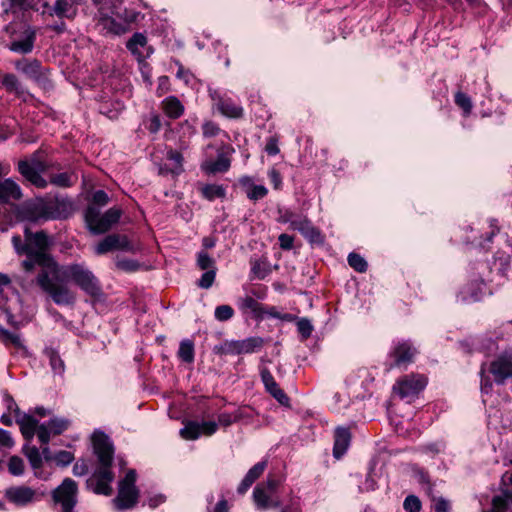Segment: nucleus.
<instances>
[{"label": "nucleus", "instance_id": "1", "mask_svg": "<svg viewBox=\"0 0 512 512\" xmlns=\"http://www.w3.org/2000/svg\"><path fill=\"white\" fill-rule=\"evenodd\" d=\"M12 244L18 255L26 256L21 263L26 272L34 271L36 266L41 268L36 283L55 304L71 305L75 302L74 293L64 283L59 265L49 252L52 241L44 230L32 232L25 228L24 242L19 235H15Z\"/></svg>", "mask_w": 512, "mask_h": 512}, {"label": "nucleus", "instance_id": "2", "mask_svg": "<svg viewBox=\"0 0 512 512\" xmlns=\"http://www.w3.org/2000/svg\"><path fill=\"white\" fill-rule=\"evenodd\" d=\"M92 443L99 467L87 480V486L96 494L108 496L112 493L110 483L114 479V474L111 471L114 455L113 445L103 432H95L92 436Z\"/></svg>", "mask_w": 512, "mask_h": 512}, {"label": "nucleus", "instance_id": "3", "mask_svg": "<svg viewBox=\"0 0 512 512\" xmlns=\"http://www.w3.org/2000/svg\"><path fill=\"white\" fill-rule=\"evenodd\" d=\"M72 203L67 198L37 199L22 204L17 210L21 221L39 223L55 219H67L71 215Z\"/></svg>", "mask_w": 512, "mask_h": 512}, {"label": "nucleus", "instance_id": "4", "mask_svg": "<svg viewBox=\"0 0 512 512\" xmlns=\"http://www.w3.org/2000/svg\"><path fill=\"white\" fill-rule=\"evenodd\" d=\"M121 214L122 211L116 207H112L101 214L98 207L89 205L84 216L85 222L92 233L103 234L119 221Z\"/></svg>", "mask_w": 512, "mask_h": 512}, {"label": "nucleus", "instance_id": "5", "mask_svg": "<svg viewBox=\"0 0 512 512\" xmlns=\"http://www.w3.org/2000/svg\"><path fill=\"white\" fill-rule=\"evenodd\" d=\"M66 273L71 278V280L86 294L94 298H99L102 295V289L98 279L89 269L85 268L83 265H69L66 268Z\"/></svg>", "mask_w": 512, "mask_h": 512}, {"label": "nucleus", "instance_id": "6", "mask_svg": "<svg viewBox=\"0 0 512 512\" xmlns=\"http://www.w3.org/2000/svg\"><path fill=\"white\" fill-rule=\"evenodd\" d=\"M263 345V338L254 336L243 340L225 341L222 344L215 346L214 351L219 355L248 354L260 350Z\"/></svg>", "mask_w": 512, "mask_h": 512}, {"label": "nucleus", "instance_id": "7", "mask_svg": "<svg viewBox=\"0 0 512 512\" xmlns=\"http://www.w3.org/2000/svg\"><path fill=\"white\" fill-rule=\"evenodd\" d=\"M77 483L71 478H65L52 494L55 503L60 504L63 512H73L76 504Z\"/></svg>", "mask_w": 512, "mask_h": 512}, {"label": "nucleus", "instance_id": "8", "mask_svg": "<svg viewBox=\"0 0 512 512\" xmlns=\"http://www.w3.org/2000/svg\"><path fill=\"white\" fill-rule=\"evenodd\" d=\"M426 385L425 377L421 375H406L400 378L393 386V391L401 399H412L416 397Z\"/></svg>", "mask_w": 512, "mask_h": 512}, {"label": "nucleus", "instance_id": "9", "mask_svg": "<svg viewBox=\"0 0 512 512\" xmlns=\"http://www.w3.org/2000/svg\"><path fill=\"white\" fill-rule=\"evenodd\" d=\"M4 496L10 503L18 507L27 506L39 498L36 490L25 485L11 486L7 488Z\"/></svg>", "mask_w": 512, "mask_h": 512}, {"label": "nucleus", "instance_id": "10", "mask_svg": "<svg viewBox=\"0 0 512 512\" xmlns=\"http://www.w3.org/2000/svg\"><path fill=\"white\" fill-rule=\"evenodd\" d=\"M209 95L213 101V106L222 115L235 119L243 116V108L237 105L231 98L221 95L217 90H210Z\"/></svg>", "mask_w": 512, "mask_h": 512}, {"label": "nucleus", "instance_id": "11", "mask_svg": "<svg viewBox=\"0 0 512 512\" xmlns=\"http://www.w3.org/2000/svg\"><path fill=\"white\" fill-rule=\"evenodd\" d=\"M217 423L214 421H207L199 423L197 421H187L184 427L180 430V435L186 440H196L200 435L210 436L217 430Z\"/></svg>", "mask_w": 512, "mask_h": 512}, {"label": "nucleus", "instance_id": "12", "mask_svg": "<svg viewBox=\"0 0 512 512\" xmlns=\"http://www.w3.org/2000/svg\"><path fill=\"white\" fill-rule=\"evenodd\" d=\"M490 373L497 384H504L507 378L512 377V353H503L491 362Z\"/></svg>", "mask_w": 512, "mask_h": 512}, {"label": "nucleus", "instance_id": "13", "mask_svg": "<svg viewBox=\"0 0 512 512\" xmlns=\"http://www.w3.org/2000/svg\"><path fill=\"white\" fill-rule=\"evenodd\" d=\"M416 354V349L408 342L398 343L390 352V356L394 359L389 368L401 367L410 364Z\"/></svg>", "mask_w": 512, "mask_h": 512}, {"label": "nucleus", "instance_id": "14", "mask_svg": "<svg viewBox=\"0 0 512 512\" xmlns=\"http://www.w3.org/2000/svg\"><path fill=\"white\" fill-rule=\"evenodd\" d=\"M261 380L265 386L266 391L274 397L281 405H289V397L287 394L279 387L277 382L275 381L273 375L267 368H261L260 370Z\"/></svg>", "mask_w": 512, "mask_h": 512}, {"label": "nucleus", "instance_id": "15", "mask_svg": "<svg viewBox=\"0 0 512 512\" xmlns=\"http://www.w3.org/2000/svg\"><path fill=\"white\" fill-rule=\"evenodd\" d=\"M17 69L24 73L27 77L35 80L38 84L43 87H47L50 83L47 72L49 70L44 69L40 62L37 60L25 62L22 65L18 64Z\"/></svg>", "mask_w": 512, "mask_h": 512}, {"label": "nucleus", "instance_id": "16", "mask_svg": "<svg viewBox=\"0 0 512 512\" xmlns=\"http://www.w3.org/2000/svg\"><path fill=\"white\" fill-rule=\"evenodd\" d=\"M130 243L126 236L119 234H110L106 236L96 246V253L98 255L105 254L113 250H128Z\"/></svg>", "mask_w": 512, "mask_h": 512}, {"label": "nucleus", "instance_id": "17", "mask_svg": "<svg viewBox=\"0 0 512 512\" xmlns=\"http://www.w3.org/2000/svg\"><path fill=\"white\" fill-rule=\"evenodd\" d=\"M36 39V30L26 26L20 39H15L10 43L9 49L13 52L28 54L33 50Z\"/></svg>", "mask_w": 512, "mask_h": 512}, {"label": "nucleus", "instance_id": "18", "mask_svg": "<svg viewBox=\"0 0 512 512\" xmlns=\"http://www.w3.org/2000/svg\"><path fill=\"white\" fill-rule=\"evenodd\" d=\"M138 499L139 490L137 488L119 486L118 494L113 503L118 510L131 509L136 506Z\"/></svg>", "mask_w": 512, "mask_h": 512}, {"label": "nucleus", "instance_id": "19", "mask_svg": "<svg viewBox=\"0 0 512 512\" xmlns=\"http://www.w3.org/2000/svg\"><path fill=\"white\" fill-rule=\"evenodd\" d=\"M22 196L21 188L14 180L7 178L0 181V204L18 201Z\"/></svg>", "mask_w": 512, "mask_h": 512}, {"label": "nucleus", "instance_id": "20", "mask_svg": "<svg viewBox=\"0 0 512 512\" xmlns=\"http://www.w3.org/2000/svg\"><path fill=\"white\" fill-rule=\"evenodd\" d=\"M351 440L349 429L338 427L334 435L333 456L336 459L341 458L347 451Z\"/></svg>", "mask_w": 512, "mask_h": 512}, {"label": "nucleus", "instance_id": "21", "mask_svg": "<svg viewBox=\"0 0 512 512\" xmlns=\"http://www.w3.org/2000/svg\"><path fill=\"white\" fill-rule=\"evenodd\" d=\"M16 423L20 426V431L23 437L27 441H31L36 433V429L38 430V420L33 416L24 413L21 417L16 419Z\"/></svg>", "mask_w": 512, "mask_h": 512}, {"label": "nucleus", "instance_id": "22", "mask_svg": "<svg viewBox=\"0 0 512 512\" xmlns=\"http://www.w3.org/2000/svg\"><path fill=\"white\" fill-rule=\"evenodd\" d=\"M272 493L265 490L264 485H257L253 491V499L259 509L278 507L280 503L271 499Z\"/></svg>", "mask_w": 512, "mask_h": 512}, {"label": "nucleus", "instance_id": "23", "mask_svg": "<svg viewBox=\"0 0 512 512\" xmlns=\"http://www.w3.org/2000/svg\"><path fill=\"white\" fill-rule=\"evenodd\" d=\"M80 2L81 0H57L53 7V12L60 18L74 17Z\"/></svg>", "mask_w": 512, "mask_h": 512}, {"label": "nucleus", "instance_id": "24", "mask_svg": "<svg viewBox=\"0 0 512 512\" xmlns=\"http://www.w3.org/2000/svg\"><path fill=\"white\" fill-rule=\"evenodd\" d=\"M147 45V38L142 33H135L127 42V49L134 55L139 61L145 59V55L141 52L140 48H145Z\"/></svg>", "mask_w": 512, "mask_h": 512}, {"label": "nucleus", "instance_id": "25", "mask_svg": "<svg viewBox=\"0 0 512 512\" xmlns=\"http://www.w3.org/2000/svg\"><path fill=\"white\" fill-rule=\"evenodd\" d=\"M230 168V160L223 154H218L215 161L205 162L202 165V170L208 174H216L219 172H226Z\"/></svg>", "mask_w": 512, "mask_h": 512}, {"label": "nucleus", "instance_id": "26", "mask_svg": "<svg viewBox=\"0 0 512 512\" xmlns=\"http://www.w3.org/2000/svg\"><path fill=\"white\" fill-rule=\"evenodd\" d=\"M240 183L243 186H249L246 194L247 197L252 201L263 199L268 194V190L265 186L254 185L250 177H242L240 179Z\"/></svg>", "mask_w": 512, "mask_h": 512}, {"label": "nucleus", "instance_id": "27", "mask_svg": "<svg viewBox=\"0 0 512 512\" xmlns=\"http://www.w3.org/2000/svg\"><path fill=\"white\" fill-rule=\"evenodd\" d=\"M238 305L243 312L250 311L256 318H263L264 316V307L251 296L240 298Z\"/></svg>", "mask_w": 512, "mask_h": 512}, {"label": "nucleus", "instance_id": "28", "mask_svg": "<svg viewBox=\"0 0 512 512\" xmlns=\"http://www.w3.org/2000/svg\"><path fill=\"white\" fill-rule=\"evenodd\" d=\"M162 106L165 114L172 119L179 118L184 112L182 103L174 96L166 98L162 102Z\"/></svg>", "mask_w": 512, "mask_h": 512}, {"label": "nucleus", "instance_id": "29", "mask_svg": "<svg viewBox=\"0 0 512 512\" xmlns=\"http://www.w3.org/2000/svg\"><path fill=\"white\" fill-rule=\"evenodd\" d=\"M167 159L173 162V166L170 168H160L161 174L171 173L179 175L183 172V156L180 152L170 149L167 152Z\"/></svg>", "mask_w": 512, "mask_h": 512}, {"label": "nucleus", "instance_id": "30", "mask_svg": "<svg viewBox=\"0 0 512 512\" xmlns=\"http://www.w3.org/2000/svg\"><path fill=\"white\" fill-rule=\"evenodd\" d=\"M44 354L49 359V364L53 372L58 375H63L65 364L58 351L53 348H46Z\"/></svg>", "mask_w": 512, "mask_h": 512}, {"label": "nucleus", "instance_id": "31", "mask_svg": "<svg viewBox=\"0 0 512 512\" xmlns=\"http://www.w3.org/2000/svg\"><path fill=\"white\" fill-rule=\"evenodd\" d=\"M178 356L183 362L192 363L194 361V343L189 339L182 340Z\"/></svg>", "mask_w": 512, "mask_h": 512}, {"label": "nucleus", "instance_id": "32", "mask_svg": "<svg viewBox=\"0 0 512 512\" xmlns=\"http://www.w3.org/2000/svg\"><path fill=\"white\" fill-rule=\"evenodd\" d=\"M1 84L8 92H13L17 95L23 93L22 86L14 74L8 73L3 75L1 78Z\"/></svg>", "mask_w": 512, "mask_h": 512}, {"label": "nucleus", "instance_id": "33", "mask_svg": "<svg viewBox=\"0 0 512 512\" xmlns=\"http://www.w3.org/2000/svg\"><path fill=\"white\" fill-rule=\"evenodd\" d=\"M99 24L103 27V29L112 34L120 35L126 32L124 25L117 23L113 18L108 16L102 17L99 20Z\"/></svg>", "mask_w": 512, "mask_h": 512}, {"label": "nucleus", "instance_id": "34", "mask_svg": "<svg viewBox=\"0 0 512 512\" xmlns=\"http://www.w3.org/2000/svg\"><path fill=\"white\" fill-rule=\"evenodd\" d=\"M203 197L207 200L212 201L216 198L225 197V189L221 185L208 184L201 189Z\"/></svg>", "mask_w": 512, "mask_h": 512}, {"label": "nucleus", "instance_id": "35", "mask_svg": "<svg viewBox=\"0 0 512 512\" xmlns=\"http://www.w3.org/2000/svg\"><path fill=\"white\" fill-rule=\"evenodd\" d=\"M23 453L28 458L33 468L37 469L42 466L41 454L37 447L25 445L23 447Z\"/></svg>", "mask_w": 512, "mask_h": 512}, {"label": "nucleus", "instance_id": "36", "mask_svg": "<svg viewBox=\"0 0 512 512\" xmlns=\"http://www.w3.org/2000/svg\"><path fill=\"white\" fill-rule=\"evenodd\" d=\"M0 341L4 344H11L19 349H24V345L21 342L19 335L9 332L7 329L0 326Z\"/></svg>", "mask_w": 512, "mask_h": 512}, {"label": "nucleus", "instance_id": "37", "mask_svg": "<svg viewBox=\"0 0 512 512\" xmlns=\"http://www.w3.org/2000/svg\"><path fill=\"white\" fill-rule=\"evenodd\" d=\"M348 264L350 267H352L355 271L359 273H364L367 270V262L366 260L357 253H350L348 255Z\"/></svg>", "mask_w": 512, "mask_h": 512}, {"label": "nucleus", "instance_id": "38", "mask_svg": "<svg viewBox=\"0 0 512 512\" xmlns=\"http://www.w3.org/2000/svg\"><path fill=\"white\" fill-rule=\"evenodd\" d=\"M50 183L62 188L71 187L73 185L72 175L67 172L53 174L50 176Z\"/></svg>", "mask_w": 512, "mask_h": 512}, {"label": "nucleus", "instance_id": "39", "mask_svg": "<svg viewBox=\"0 0 512 512\" xmlns=\"http://www.w3.org/2000/svg\"><path fill=\"white\" fill-rule=\"evenodd\" d=\"M18 171L27 181L33 179L37 173H40L28 160H20L18 162Z\"/></svg>", "mask_w": 512, "mask_h": 512}, {"label": "nucleus", "instance_id": "40", "mask_svg": "<svg viewBox=\"0 0 512 512\" xmlns=\"http://www.w3.org/2000/svg\"><path fill=\"white\" fill-rule=\"evenodd\" d=\"M214 316L218 321H228L234 316V309L230 305H219L215 308Z\"/></svg>", "mask_w": 512, "mask_h": 512}, {"label": "nucleus", "instance_id": "41", "mask_svg": "<svg viewBox=\"0 0 512 512\" xmlns=\"http://www.w3.org/2000/svg\"><path fill=\"white\" fill-rule=\"evenodd\" d=\"M267 467V461H261L255 464L245 475L247 482L254 483L264 472Z\"/></svg>", "mask_w": 512, "mask_h": 512}, {"label": "nucleus", "instance_id": "42", "mask_svg": "<svg viewBox=\"0 0 512 512\" xmlns=\"http://www.w3.org/2000/svg\"><path fill=\"white\" fill-rule=\"evenodd\" d=\"M69 422L64 419L54 418L47 423V427L54 435H59L68 428Z\"/></svg>", "mask_w": 512, "mask_h": 512}, {"label": "nucleus", "instance_id": "43", "mask_svg": "<svg viewBox=\"0 0 512 512\" xmlns=\"http://www.w3.org/2000/svg\"><path fill=\"white\" fill-rule=\"evenodd\" d=\"M8 470L12 475L19 476L24 472V462L18 456H12L9 459Z\"/></svg>", "mask_w": 512, "mask_h": 512}, {"label": "nucleus", "instance_id": "44", "mask_svg": "<svg viewBox=\"0 0 512 512\" xmlns=\"http://www.w3.org/2000/svg\"><path fill=\"white\" fill-rule=\"evenodd\" d=\"M455 103L463 109L466 115L470 114L472 110V102L468 95L462 92H457L455 94Z\"/></svg>", "mask_w": 512, "mask_h": 512}, {"label": "nucleus", "instance_id": "45", "mask_svg": "<svg viewBox=\"0 0 512 512\" xmlns=\"http://www.w3.org/2000/svg\"><path fill=\"white\" fill-rule=\"evenodd\" d=\"M197 264L202 270L215 269V261L204 251L198 253Z\"/></svg>", "mask_w": 512, "mask_h": 512}, {"label": "nucleus", "instance_id": "46", "mask_svg": "<svg viewBox=\"0 0 512 512\" xmlns=\"http://www.w3.org/2000/svg\"><path fill=\"white\" fill-rule=\"evenodd\" d=\"M403 507L407 512H420L421 501L415 495H409L405 498Z\"/></svg>", "mask_w": 512, "mask_h": 512}, {"label": "nucleus", "instance_id": "47", "mask_svg": "<svg viewBox=\"0 0 512 512\" xmlns=\"http://www.w3.org/2000/svg\"><path fill=\"white\" fill-rule=\"evenodd\" d=\"M297 329L298 332L303 336V338L307 339L312 334L313 326L307 318H301L297 322Z\"/></svg>", "mask_w": 512, "mask_h": 512}, {"label": "nucleus", "instance_id": "48", "mask_svg": "<svg viewBox=\"0 0 512 512\" xmlns=\"http://www.w3.org/2000/svg\"><path fill=\"white\" fill-rule=\"evenodd\" d=\"M216 276V269H210L202 274L198 285L203 289H208L212 286Z\"/></svg>", "mask_w": 512, "mask_h": 512}, {"label": "nucleus", "instance_id": "49", "mask_svg": "<svg viewBox=\"0 0 512 512\" xmlns=\"http://www.w3.org/2000/svg\"><path fill=\"white\" fill-rule=\"evenodd\" d=\"M310 225L311 222L308 220L306 216L297 214L291 228L294 230H298L302 234L305 233V231L308 229Z\"/></svg>", "mask_w": 512, "mask_h": 512}, {"label": "nucleus", "instance_id": "50", "mask_svg": "<svg viewBox=\"0 0 512 512\" xmlns=\"http://www.w3.org/2000/svg\"><path fill=\"white\" fill-rule=\"evenodd\" d=\"M54 460L58 465L67 466L74 460V456L71 452L62 450L56 453Z\"/></svg>", "mask_w": 512, "mask_h": 512}, {"label": "nucleus", "instance_id": "51", "mask_svg": "<svg viewBox=\"0 0 512 512\" xmlns=\"http://www.w3.org/2000/svg\"><path fill=\"white\" fill-rule=\"evenodd\" d=\"M108 202L109 197L107 193L103 190H97L93 194V200L91 205L98 207L100 209V207L105 206Z\"/></svg>", "mask_w": 512, "mask_h": 512}, {"label": "nucleus", "instance_id": "52", "mask_svg": "<svg viewBox=\"0 0 512 512\" xmlns=\"http://www.w3.org/2000/svg\"><path fill=\"white\" fill-rule=\"evenodd\" d=\"M302 235L312 243L322 242V236L320 231L317 228H315L312 224L308 227L305 233H302Z\"/></svg>", "mask_w": 512, "mask_h": 512}, {"label": "nucleus", "instance_id": "53", "mask_svg": "<svg viewBox=\"0 0 512 512\" xmlns=\"http://www.w3.org/2000/svg\"><path fill=\"white\" fill-rule=\"evenodd\" d=\"M116 266L126 272H133L139 268V264L131 259H121L118 260Z\"/></svg>", "mask_w": 512, "mask_h": 512}, {"label": "nucleus", "instance_id": "54", "mask_svg": "<svg viewBox=\"0 0 512 512\" xmlns=\"http://www.w3.org/2000/svg\"><path fill=\"white\" fill-rule=\"evenodd\" d=\"M202 130L205 137H213L219 133L220 128L214 122L207 121L203 124Z\"/></svg>", "mask_w": 512, "mask_h": 512}, {"label": "nucleus", "instance_id": "55", "mask_svg": "<svg viewBox=\"0 0 512 512\" xmlns=\"http://www.w3.org/2000/svg\"><path fill=\"white\" fill-rule=\"evenodd\" d=\"M50 429L47 427L46 424H41L38 427L37 435L38 438L43 445H47L50 440Z\"/></svg>", "mask_w": 512, "mask_h": 512}, {"label": "nucleus", "instance_id": "56", "mask_svg": "<svg viewBox=\"0 0 512 512\" xmlns=\"http://www.w3.org/2000/svg\"><path fill=\"white\" fill-rule=\"evenodd\" d=\"M136 481V473L134 470H129L125 476V478L120 481L119 486H125L130 488H137L135 486Z\"/></svg>", "mask_w": 512, "mask_h": 512}, {"label": "nucleus", "instance_id": "57", "mask_svg": "<svg viewBox=\"0 0 512 512\" xmlns=\"http://www.w3.org/2000/svg\"><path fill=\"white\" fill-rule=\"evenodd\" d=\"M280 247L284 250H289L293 247L294 238L288 234H280L278 237Z\"/></svg>", "mask_w": 512, "mask_h": 512}, {"label": "nucleus", "instance_id": "58", "mask_svg": "<svg viewBox=\"0 0 512 512\" xmlns=\"http://www.w3.org/2000/svg\"><path fill=\"white\" fill-rule=\"evenodd\" d=\"M40 173L47 170V165L39 158V152H35L28 160Z\"/></svg>", "mask_w": 512, "mask_h": 512}, {"label": "nucleus", "instance_id": "59", "mask_svg": "<svg viewBox=\"0 0 512 512\" xmlns=\"http://www.w3.org/2000/svg\"><path fill=\"white\" fill-rule=\"evenodd\" d=\"M0 445L3 447L10 448L14 445V441L10 433L0 428Z\"/></svg>", "mask_w": 512, "mask_h": 512}, {"label": "nucleus", "instance_id": "60", "mask_svg": "<svg viewBox=\"0 0 512 512\" xmlns=\"http://www.w3.org/2000/svg\"><path fill=\"white\" fill-rule=\"evenodd\" d=\"M265 151L267 152L268 155H276L279 153L280 150L276 138L271 137L268 139L265 146Z\"/></svg>", "mask_w": 512, "mask_h": 512}, {"label": "nucleus", "instance_id": "61", "mask_svg": "<svg viewBox=\"0 0 512 512\" xmlns=\"http://www.w3.org/2000/svg\"><path fill=\"white\" fill-rule=\"evenodd\" d=\"M161 128V120L159 115H153L150 119L148 130L151 133H157Z\"/></svg>", "mask_w": 512, "mask_h": 512}, {"label": "nucleus", "instance_id": "62", "mask_svg": "<svg viewBox=\"0 0 512 512\" xmlns=\"http://www.w3.org/2000/svg\"><path fill=\"white\" fill-rule=\"evenodd\" d=\"M296 216H297V213L292 212L290 210H285L283 213H281L279 220L282 223H289L290 226H292L293 221L295 220Z\"/></svg>", "mask_w": 512, "mask_h": 512}, {"label": "nucleus", "instance_id": "63", "mask_svg": "<svg viewBox=\"0 0 512 512\" xmlns=\"http://www.w3.org/2000/svg\"><path fill=\"white\" fill-rule=\"evenodd\" d=\"M280 481L278 479L268 477L267 481L265 483H262L261 485H264L265 490H267L270 493H274L279 486Z\"/></svg>", "mask_w": 512, "mask_h": 512}, {"label": "nucleus", "instance_id": "64", "mask_svg": "<svg viewBox=\"0 0 512 512\" xmlns=\"http://www.w3.org/2000/svg\"><path fill=\"white\" fill-rule=\"evenodd\" d=\"M449 505L446 500L443 498H439L434 503V511L435 512H449Z\"/></svg>", "mask_w": 512, "mask_h": 512}]
</instances>
